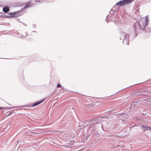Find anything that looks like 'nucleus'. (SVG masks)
<instances>
[{
    "label": "nucleus",
    "mask_w": 151,
    "mask_h": 151,
    "mask_svg": "<svg viewBox=\"0 0 151 151\" xmlns=\"http://www.w3.org/2000/svg\"><path fill=\"white\" fill-rule=\"evenodd\" d=\"M148 21V16H146L145 17V23L143 24L142 27L141 25L140 24L138 21H136L134 24V35L132 36V39H134L137 36L138 30L141 29L142 31L145 30V28L149 24Z\"/></svg>",
    "instance_id": "1"
},
{
    "label": "nucleus",
    "mask_w": 151,
    "mask_h": 151,
    "mask_svg": "<svg viewBox=\"0 0 151 151\" xmlns=\"http://www.w3.org/2000/svg\"><path fill=\"white\" fill-rule=\"evenodd\" d=\"M119 31L120 32V39L123 40V43L124 42L127 45H129V34L125 33L122 30L119 29Z\"/></svg>",
    "instance_id": "2"
},
{
    "label": "nucleus",
    "mask_w": 151,
    "mask_h": 151,
    "mask_svg": "<svg viewBox=\"0 0 151 151\" xmlns=\"http://www.w3.org/2000/svg\"><path fill=\"white\" fill-rule=\"evenodd\" d=\"M100 118L99 117L91 119L90 124L91 125H94L96 124H98V122H99Z\"/></svg>",
    "instance_id": "3"
},
{
    "label": "nucleus",
    "mask_w": 151,
    "mask_h": 151,
    "mask_svg": "<svg viewBox=\"0 0 151 151\" xmlns=\"http://www.w3.org/2000/svg\"><path fill=\"white\" fill-rule=\"evenodd\" d=\"M127 3L126 0H122L117 2L116 4V5L119 6H122L124 5H127Z\"/></svg>",
    "instance_id": "4"
},
{
    "label": "nucleus",
    "mask_w": 151,
    "mask_h": 151,
    "mask_svg": "<svg viewBox=\"0 0 151 151\" xmlns=\"http://www.w3.org/2000/svg\"><path fill=\"white\" fill-rule=\"evenodd\" d=\"M141 128L143 129V131L145 132L147 130H151V127L147 125H142L141 127Z\"/></svg>",
    "instance_id": "5"
},
{
    "label": "nucleus",
    "mask_w": 151,
    "mask_h": 151,
    "mask_svg": "<svg viewBox=\"0 0 151 151\" xmlns=\"http://www.w3.org/2000/svg\"><path fill=\"white\" fill-rule=\"evenodd\" d=\"M45 100V99H43L39 101H37L35 103H34L32 105V106L33 107H34L35 106H37L39 104L43 102Z\"/></svg>",
    "instance_id": "6"
},
{
    "label": "nucleus",
    "mask_w": 151,
    "mask_h": 151,
    "mask_svg": "<svg viewBox=\"0 0 151 151\" xmlns=\"http://www.w3.org/2000/svg\"><path fill=\"white\" fill-rule=\"evenodd\" d=\"M33 4H34L32 3H27L26 4L24 8L25 9H26L27 8H29V7H32V6Z\"/></svg>",
    "instance_id": "7"
},
{
    "label": "nucleus",
    "mask_w": 151,
    "mask_h": 151,
    "mask_svg": "<svg viewBox=\"0 0 151 151\" xmlns=\"http://www.w3.org/2000/svg\"><path fill=\"white\" fill-rule=\"evenodd\" d=\"M3 10L4 12L7 13L9 11V9L8 7L5 6L3 8Z\"/></svg>",
    "instance_id": "8"
},
{
    "label": "nucleus",
    "mask_w": 151,
    "mask_h": 151,
    "mask_svg": "<svg viewBox=\"0 0 151 151\" xmlns=\"http://www.w3.org/2000/svg\"><path fill=\"white\" fill-rule=\"evenodd\" d=\"M124 114V113H121L119 114H115V115L117 116H116L117 117H120L121 116L123 117V116H122V115H123Z\"/></svg>",
    "instance_id": "9"
},
{
    "label": "nucleus",
    "mask_w": 151,
    "mask_h": 151,
    "mask_svg": "<svg viewBox=\"0 0 151 151\" xmlns=\"http://www.w3.org/2000/svg\"><path fill=\"white\" fill-rule=\"evenodd\" d=\"M145 32H151V28L148 27L147 28V30H146Z\"/></svg>",
    "instance_id": "10"
},
{
    "label": "nucleus",
    "mask_w": 151,
    "mask_h": 151,
    "mask_svg": "<svg viewBox=\"0 0 151 151\" xmlns=\"http://www.w3.org/2000/svg\"><path fill=\"white\" fill-rule=\"evenodd\" d=\"M43 0H35V2L36 3L43 2Z\"/></svg>",
    "instance_id": "11"
},
{
    "label": "nucleus",
    "mask_w": 151,
    "mask_h": 151,
    "mask_svg": "<svg viewBox=\"0 0 151 151\" xmlns=\"http://www.w3.org/2000/svg\"><path fill=\"white\" fill-rule=\"evenodd\" d=\"M57 88H60L61 87V85L60 83H58L57 86Z\"/></svg>",
    "instance_id": "12"
},
{
    "label": "nucleus",
    "mask_w": 151,
    "mask_h": 151,
    "mask_svg": "<svg viewBox=\"0 0 151 151\" xmlns=\"http://www.w3.org/2000/svg\"><path fill=\"white\" fill-rule=\"evenodd\" d=\"M6 108L4 107H0V109H4L6 108Z\"/></svg>",
    "instance_id": "13"
},
{
    "label": "nucleus",
    "mask_w": 151,
    "mask_h": 151,
    "mask_svg": "<svg viewBox=\"0 0 151 151\" xmlns=\"http://www.w3.org/2000/svg\"><path fill=\"white\" fill-rule=\"evenodd\" d=\"M36 27V25L35 24H32V27H34V28H35Z\"/></svg>",
    "instance_id": "14"
},
{
    "label": "nucleus",
    "mask_w": 151,
    "mask_h": 151,
    "mask_svg": "<svg viewBox=\"0 0 151 151\" xmlns=\"http://www.w3.org/2000/svg\"><path fill=\"white\" fill-rule=\"evenodd\" d=\"M20 37L21 38H24V37L23 35H22V36H20Z\"/></svg>",
    "instance_id": "15"
},
{
    "label": "nucleus",
    "mask_w": 151,
    "mask_h": 151,
    "mask_svg": "<svg viewBox=\"0 0 151 151\" xmlns=\"http://www.w3.org/2000/svg\"><path fill=\"white\" fill-rule=\"evenodd\" d=\"M13 12L12 13H11V14H13H13H15L16 13L15 12Z\"/></svg>",
    "instance_id": "16"
},
{
    "label": "nucleus",
    "mask_w": 151,
    "mask_h": 151,
    "mask_svg": "<svg viewBox=\"0 0 151 151\" xmlns=\"http://www.w3.org/2000/svg\"><path fill=\"white\" fill-rule=\"evenodd\" d=\"M101 127H102V130L104 131H105L104 129H103V125L101 124Z\"/></svg>",
    "instance_id": "17"
},
{
    "label": "nucleus",
    "mask_w": 151,
    "mask_h": 151,
    "mask_svg": "<svg viewBox=\"0 0 151 151\" xmlns=\"http://www.w3.org/2000/svg\"><path fill=\"white\" fill-rule=\"evenodd\" d=\"M26 35L25 37H27V35H28V34L27 33V32H26Z\"/></svg>",
    "instance_id": "18"
},
{
    "label": "nucleus",
    "mask_w": 151,
    "mask_h": 151,
    "mask_svg": "<svg viewBox=\"0 0 151 151\" xmlns=\"http://www.w3.org/2000/svg\"><path fill=\"white\" fill-rule=\"evenodd\" d=\"M23 25L25 26H27V25L25 23H23Z\"/></svg>",
    "instance_id": "19"
},
{
    "label": "nucleus",
    "mask_w": 151,
    "mask_h": 151,
    "mask_svg": "<svg viewBox=\"0 0 151 151\" xmlns=\"http://www.w3.org/2000/svg\"><path fill=\"white\" fill-rule=\"evenodd\" d=\"M32 32H35L36 34L37 33V32L35 31H33Z\"/></svg>",
    "instance_id": "20"
},
{
    "label": "nucleus",
    "mask_w": 151,
    "mask_h": 151,
    "mask_svg": "<svg viewBox=\"0 0 151 151\" xmlns=\"http://www.w3.org/2000/svg\"><path fill=\"white\" fill-rule=\"evenodd\" d=\"M117 22H118V21H115L114 22H115V23H117Z\"/></svg>",
    "instance_id": "21"
},
{
    "label": "nucleus",
    "mask_w": 151,
    "mask_h": 151,
    "mask_svg": "<svg viewBox=\"0 0 151 151\" xmlns=\"http://www.w3.org/2000/svg\"><path fill=\"white\" fill-rule=\"evenodd\" d=\"M107 17H108V16H107L106 17V19L105 20V21L106 22V19H107Z\"/></svg>",
    "instance_id": "22"
},
{
    "label": "nucleus",
    "mask_w": 151,
    "mask_h": 151,
    "mask_svg": "<svg viewBox=\"0 0 151 151\" xmlns=\"http://www.w3.org/2000/svg\"><path fill=\"white\" fill-rule=\"evenodd\" d=\"M135 84L132 85V86H133L135 85H136V84ZM129 86V87H130V86Z\"/></svg>",
    "instance_id": "23"
},
{
    "label": "nucleus",
    "mask_w": 151,
    "mask_h": 151,
    "mask_svg": "<svg viewBox=\"0 0 151 151\" xmlns=\"http://www.w3.org/2000/svg\"><path fill=\"white\" fill-rule=\"evenodd\" d=\"M10 17V16H7V17Z\"/></svg>",
    "instance_id": "24"
},
{
    "label": "nucleus",
    "mask_w": 151,
    "mask_h": 151,
    "mask_svg": "<svg viewBox=\"0 0 151 151\" xmlns=\"http://www.w3.org/2000/svg\"><path fill=\"white\" fill-rule=\"evenodd\" d=\"M125 88H124V89H125ZM124 89V88L123 89ZM122 90H123V89H122ZM121 90H120L119 91H121Z\"/></svg>",
    "instance_id": "25"
},
{
    "label": "nucleus",
    "mask_w": 151,
    "mask_h": 151,
    "mask_svg": "<svg viewBox=\"0 0 151 151\" xmlns=\"http://www.w3.org/2000/svg\"><path fill=\"white\" fill-rule=\"evenodd\" d=\"M9 114H10V113L8 115H8H9Z\"/></svg>",
    "instance_id": "26"
},
{
    "label": "nucleus",
    "mask_w": 151,
    "mask_h": 151,
    "mask_svg": "<svg viewBox=\"0 0 151 151\" xmlns=\"http://www.w3.org/2000/svg\"><path fill=\"white\" fill-rule=\"evenodd\" d=\"M19 141H18V143H19Z\"/></svg>",
    "instance_id": "27"
},
{
    "label": "nucleus",
    "mask_w": 151,
    "mask_h": 151,
    "mask_svg": "<svg viewBox=\"0 0 151 151\" xmlns=\"http://www.w3.org/2000/svg\"><path fill=\"white\" fill-rule=\"evenodd\" d=\"M6 31V30H5V31Z\"/></svg>",
    "instance_id": "28"
}]
</instances>
